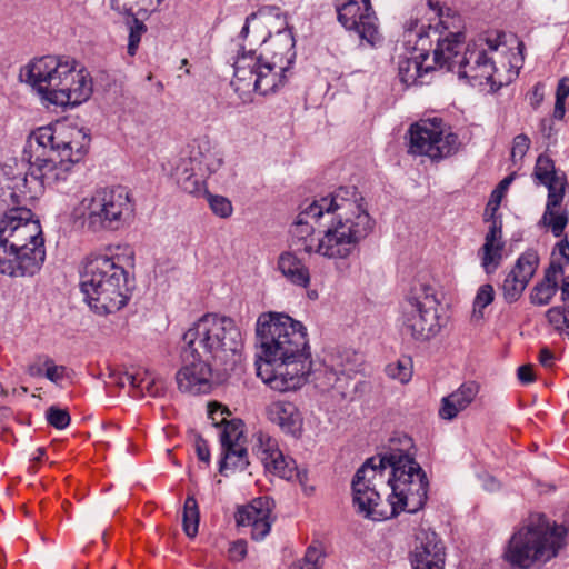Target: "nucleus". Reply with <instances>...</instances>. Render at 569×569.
I'll return each mask as SVG.
<instances>
[{
  "instance_id": "f257e3e1",
  "label": "nucleus",
  "mask_w": 569,
  "mask_h": 569,
  "mask_svg": "<svg viewBox=\"0 0 569 569\" xmlns=\"http://www.w3.org/2000/svg\"><path fill=\"white\" fill-rule=\"evenodd\" d=\"M373 227L365 199L355 186L339 187L316 197L300 206L290 227L289 250L279 254L277 269L288 282L307 289L311 282L310 270L297 252L346 260Z\"/></svg>"
},
{
  "instance_id": "f03ea898",
  "label": "nucleus",
  "mask_w": 569,
  "mask_h": 569,
  "mask_svg": "<svg viewBox=\"0 0 569 569\" xmlns=\"http://www.w3.org/2000/svg\"><path fill=\"white\" fill-rule=\"evenodd\" d=\"M359 468L352 480L353 503L358 512L375 521L396 517L401 511L420 510L428 493V479L410 452L411 438L399 439Z\"/></svg>"
},
{
  "instance_id": "7ed1b4c3",
  "label": "nucleus",
  "mask_w": 569,
  "mask_h": 569,
  "mask_svg": "<svg viewBox=\"0 0 569 569\" xmlns=\"http://www.w3.org/2000/svg\"><path fill=\"white\" fill-rule=\"evenodd\" d=\"M90 136L67 121H57L33 130L26 142L23 159L27 172L6 171L3 188L13 202L27 203L38 199L46 187L58 188L67 182L72 167L88 152Z\"/></svg>"
},
{
  "instance_id": "20e7f679",
  "label": "nucleus",
  "mask_w": 569,
  "mask_h": 569,
  "mask_svg": "<svg viewBox=\"0 0 569 569\" xmlns=\"http://www.w3.org/2000/svg\"><path fill=\"white\" fill-rule=\"evenodd\" d=\"M257 376L271 389L286 392L302 387L311 375L307 329L288 315L267 312L258 317Z\"/></svg>"
},
{
  "instance_id": "39448f33",
  "label": "nucleus",
  "mask_w": 569,
  "mask_h": 569,
  "mask_svg": "<svg viewBox=\"0 0 569 569\" xmlns=\"http://www.w3.org/2000/svg\"><path fill=\"white\" fill-rule=\"evenodd\" d=\"M295 43L292 31L283 29L264 39L258 52L241 47L231 81L236 92L240 97L252 92L266 96L284 86L296 59Z\"/></svg>"
},
{
  "instance_id": "423d86ee",
  "label": "nucleus",
  "mask_w": 569,
  "mask_h": 569,
  "mask_svg": "<svg viewBox=\"0 0 569 569\" xmlns=\"http://www.w3.org/2000/svg\"><path fill=\"white\" fill-rule=\"evenodd\" d=\"M19 79L43 103L60 108L76 107L92 94L93 82L86 68L66 56H42L30 60L19 71Z\"/></svg>"
},
{
  "instance_id": "0eeeda50",
  "label": "nucleus",
  "mask_w": 569,
  "mask_h": 569,
  "mask_svg": "<svg viewBox=\"0 0 569 569\" xmlns=\"http://www.w3.org/2000/svg\"><path fill=\"white\" fill-rule=\"evenodd\" d=\"M46 259L42 228L26 207L8 210L0 219V273L31 277Z\"/></svg>"
},
{
  "instance_id": "6e6552de",
  "label": "nucleus",
  "mask_w": 569,
  "mask_h": 569,
  "mask_svg": "<svg viewBox=\"0 0 569 569\" xmlns=\"http://www.w3.org/2000/svg\"><path fill=\"white\" fill-rule=\"evenodd\" d=\"M120 247L92 252L82 261L81 291L88 306L96 313L106 316L127 306L130 299V280Z\"/></svg>"
},
{
  "instance_id": "1a4fd4ad",
  "label": "nucleus",
  "mask_w": 569,
  "mask_h": 569,
  "mask_svg": "<svg viewBox=\"0 0 569 569\" xmlns=\"http://www.w3.org/2000/svg\"><path fill=\"white\" fill-rule=\"evenodd\" d=\"M183 346L212 361L223 371L232 369L241 359L243 337L236 321L217 313L198 319L183 335Z\"/></svg>"
},
{
  "instance_id": "9d476101",
  "label": "nucleus",
  "mask_w": 569,
  "mask_h": 569,
  "mask_svg": "<svg viewBox=\"0 0 569 569\" xmlns=\"http://www.w3.org/2000/svg\"><path fill=\"white\" fill-rule=\"evenodd\" d=\"M567 530L541 513H533L512 533L503 557L512 567L529 569L555 558Z\"/></svg>"
},
{
  "instance_id": "9b49d317",
  "label": "nucleus",
  "mask_w": 569,
  "mask_h": 569,
  "mask_svg": "<svg viewBox=\"0 0 569 569\" xmlns=\"http://www.w3.org/2000/svg\"><path fill=\"white\" fill-rule=\"evenodd\" d=\"M136 203L130 191L121 186L98 188L83 197L74 216L92 232L117 231L134 217Z\"/></svg>"
},
{
  "instance_id": "f8f14e48",
  "label": "nucleus",
  "mask_w": 569,
  "mask_h": 569,
  "mask_svg": "<svg viewBox=\"0 0 569 569\" xmlns=\"http://www.w3.org/2000/svg\"><path fill=\"white\" fill-rule=\"evenodd\" d=\"M416 18L419 20V27L423 23L422 19L428 22L425 24V33L429 34L430 46L436 41V47L432 50L433 69L445 68L456 72L467 47L465 46V34L460 31H447L449 26L443 19L445 12L439 1L428 0L427 3L418 4L410 19Z\"/></svg>"
},
{
  "instance_id": "ddd939ff",
  "label": "nucleus",
  "mask_w": 569,
  "mask_h": 569,
  "mask_svg": "<svg viewBox=\"0 0 569 569\" xmlns=\"http://www.w3.org/2000/svg\"><path fill=\"white\" fill-rule=\"evenodd\" d=\"M435 289L419 283L411 288L401 305L400 331L417 341L433 338L440 331Z\"/></svg>"
},
{
  "instance_id": "4468645a",
  "label": "nucleus",
  "mask_w": 569,
  "mask_h": 569,
  "mask_svg": "<svg viewBox=\"0 0 569 569\" xmlns=\"http://www.w3.org/2000/svg\"><path fill=\"white\" fill-rule=\"evenodd\" d=\"M409 138V153L426 156L432 161L451 157L460 148L458 134L438 117L421 119L411 124Z\"/></svg>"
},
{
  "instance_id": "2eb2a0df",
  "label": "nucleus",
  "mask_w": 569,
  "mask_h": 569,
  "mask_svg": "<svg viewBox=\"0 0 569 569\" xmlns=\"http://www.w3.org/2000/svg\"><path fill=\"white\" fill-rule=\"evenodd\" d=\"M337 19L350 32H355L360 46L377 48L383 41L379 20L371 0H335Z\"/></svg>"
},
{
  "instance_id": "dca6fc26",
  "label": "nucleus",
  "mask_w": 569,
  "mask_h": 569,
  "mask_svg": "<svg viewBox=\"0 0 569 569\" xmlns=\"http://www.w3.org/2000/svg\"><path fill=\"white\" fill-rule=\"evenodd\" d=\"M499 46L498 39L482 37L468 43L456 70L459 78L467 79L473 87L489 84L493 88L497 83L501 84L495 79L497 69L489 57V53L497 51Z\"/></svg>"
},
{
  "instance_id": "f3484780",
  "label": "nucleus",
  "mask_w": 569,
  "mask_h": 569,
  "mask_svg": "<svg viewBox=\"0 0 569 569\" xmlns=\"http://www.w3.org/2000/svg\"><path fill=\"white\" fill-rule=\"evenodd\" d=\"M405 36L408 42L416 40L415 50L418 54L411 58L399 60V78L406 86L425 84V76L433 70V66L427 63L429 60L430 41L429 34L425 33V23L419 27V20L410 19L405 24Z\"/></svg>"
},
{
  "instance_id": "a211bd4d",
  "label": "nucleus",
  "mask_w": 569,
  "mask_h": 569,
  "mask_svg": "<svg viewBox=\"0 0 569 569\" xmlns=\"http://www.w3.org/2000/svg\"><path fill=\"white\" fill-rule=\"evenodd\" d=\"M182 367L176 375L178 388L192 395L208 393L212 388V361L197 353L196 349L182 347Z\"/></svg>"
},
{
  "instance_id": "6ab92c4d",
  "label": "nucleus",
  "mask_w": 569,
  "mask_h": 569,
  "mask_svg": "<svg viewBox=\"0 0 569 569\" xmlns=\"http://www.w3.org/2000/svg\"><path fill=\"white\" fill-rule=\"evenodd\" d=\"M254 437L257 456L268 472L290 481L307 479V472L299 470L296 461L282 453L276 438L263 431H258Z\"/></svg>"
},
{
  "instance_id": "aec40b11",
  "label": "nucleus",
  "mask_w": 569,
  "mask_h": 569,
  "mask_svg": "<svg viewBox=\"0 0 569 569\" xmlns=\"http://www.w3.org/2000/svg\"><path fill=\"white\" fill-rule=\"evenodd\" d=\"M221 425L222 428L219 437L223 457L220 462V472L244 470L249 461L248 451L244 447L246 438L242 421L237 419L228 421L226 418H222Z\"/></svg>"
},
{
  "instance_id": "412c9836",
  "label": "nucleus",
  "mask_w": 569,
  "mask_h": 569,
  "mask_svg": "<svg viewBox=\"0 0 569 569\" xmlns=\"http://www.w3.org/2000/svg\"><path fill=\"white\" fill-rule=\"evenodd\" d=\"M539 264V256L535 250H527L519 256L511 271L502 282L503 298L508 303L516 302L522 296Z\"/></svg>"
},
{
  "instance_id": "4be33fe9",
  "label": "nucleus",
  "mask_w": 569,
  "mask_h": 569,
  "mask_svg": "<svg viewBox=\"0 0 569 569\" xmlns=\"http://www.w3.org/2000/svg\"><path fill=\"white\" fill-rule=\"evenodd\" d=\"M411 566L445 568L446 547L441 538L432 530L420 528L416 531L412 550L409 552Z\"/></svg>"
},
{
  "instance_id": "5701e85b",
  "label": "nucleus",
  "mask_w": 569,
  "mask_h": 569,
  "mask_svg": "<svg viewBox=\"0 0 569 569\" xmlns=\"http://www.w3.org/2000/svg\"><path fill=\"white\" fill-rule=\"evenodd\" d=\"M272 502L267 497L253 499L249 505L240 508L236 515L238 526L250 527L252 539H264L272 526Z\"/></svg>"
},
{
  "instance_id": "b1692460",
  "label": "nucleus",
  "mask_w": 569,
  "mask_h": 569,
  "mask_svg": "<svg viewBox=\"0 0 569 569\" xmlns=\"http://www.w3.org/2000/svg\"><path fill=\"white\" fill-rule=\"evenodd\" d=\"M505 242L502 240V221L493 218L485 237V243L478 251L481 266L487 274L493 273L502 261Z\"/></svg>"
},
{
  "instance_id": "393cba45",
  "label": "nucleus",
  "mask_w": 569,
  "mask_h": 569,
  "mask_svg": "<svg viewBox=\"0 0 569 569\" xmlns=\"http://www.w3.org/2000/svg\"><path fill=\"white\" fill-rule=\"evenodd\" d=\"M479 385L475 381L463 382L457 390L441 399L438 415L441 419L451 421L466 410L477 398Z\"/></svg>"
},
{
  "instance_id": "a878e982",
  "label": "nucleus",
  "mask_w": 569,
  "mask_h": 569,
  "mask_svg": "<svg viewBox=\"0 0 569 569\" xmlns=\"http://www.w3.org/2000/svg\"><path fill=\"white\" fill-rule=\"evenodd\" d=\"M267 417L288 435L298 437L302 430V418L295 403L290 401H273L267 409Z\"/></svg>"
},
{
  "instance_id": "bb28decb",
  "label": "nucleus",
  "mask_w": 569,
  "mask_h": 569,
  "mask_svg": "<svg viewBox=\"0 0 569 569\" xmlns=\"http://www.w3.org/2000/svg\"><path fill=\"white\" fill-rule=\"evenodd\" d=\"M533 176L540 183L548 188V193L565 192L566 178L558 174L552 159L547 154H540L536 161Z\"/></svg>"
},
{
  "instance_id": "cd10ccee",
  "label": "nucleus",
  "mask_w": 569,
  "mask_h": 569,
  "mask_svg": "<svg viewBox=\"0 0 569 569\" xmlns=\"http://www.w3.org/2000/svg\"><path fill=\"white\" fill-rule=\"evenodd\" d=\"M565 192L548 193L546 211L542 216V223L551 228L555 237H561L568 223V216L560 210Z\"/></svg>"
},
{
  "instance_id": "c85d7f7f",
  "label": "nucleus",
  "mask_w": 569,
  "mask_h": 569,
  "mask_svg": "<svg viewBox=\"0 0 569 569\" xmlns=\"http://www.w3.org/2000/svg\"><path fill=\"white\" fill-rule=\"evenodd\" d=\"M28 373L31 377H46L57 386H60L63 380L69 378L67 367L57 365L49 356H40L37 361L28 367Z\"/></svg>"
},
{
  "instance_id": "c756f323",
  "label": "nucleus",
  "mask_w": 569,
  "mask_h": 569,
  "mask_svg": "<svg viewBox=\"0 0 569 569\" xmlns=\"http://www.w3.org/2000/svg\"><path fill=\"white\" fill-rule=\"evenodd\" d=\"M328 376L327 387H332L339 379L340 376L351 377L357 372L356 365L351 361V355H335L329 359V363L325 365Z\"/></svg>"
},
{
  "instance_id": "7c9ffc66",
  "label": "nucleus",
  "mask_w": 569,
  "mask_h": 569,
  "mask_svg": "<svg viewBox=\"0 0 569 569\" xmlns=\"http://www.w3.org/2000/svg\"><path fill=\"white\" fill-rule=\"evenodd\" d=\"M162 0H111V8L119 13L143 14L158 9Z\"/></svg>"
},
{
  "instance_id": "2f4dec72",
  "label": "nucleus",
  "mask_w": 569,
  "mask_h": 569,
  "mask_svg": "<svg viewBox=\"0 0 569 569\" xmlns=\"http://www.w3.org/2000/svg\"><path fill=\"white\" fill-rule=\"evenodd\" d=\"M162 382L157 380L150 372L138 370V379L132 397L139 398L146 395L157 397L162 392Z\"/></svg>"
},
{
  "instance_id": "473e14b6",
  "label": "nucleus",
  "mask_w": 569,
  "mask_h": 569,
  "mask_svg": "<svg viewBox=\"0 0 569 569\" xmlns=\"http://www.w3.org/2000/svg\"><path fill=\"white\" fill-rule=\"evenodd\" d=\"M182 525L184 533L193 538L199 528V508L194 497H187L183 506Z\"/></svg>"
},
{
  "instance_id": "72a5a7b5",
  "label": "nucleus",
  "mask_w": 569,
  "mask_h": 569,
  "mask_svg": "<svg viewBox=\"0 0 569 569\" xmlns=\"http://www.w3.org/2000/svg\"><path fill=\"white\" fill-rule=\"evenodd\" d=\"M495 295V289L490 283L481 284L478 288L476 297L473 299V319L479 320L483 318V309L493 302Z\"/></svg>"
},
{
  "instance_id": "f704fd0d",
  "label": "nucleus",
  "mask_w": 569,
  "mask_h": 569,
  "mask_svg": "<svg viewBox=\"0 0 569 569\" xmlns=\"http://www.w3.org/2000/svg\"><path fill=\"white\" fill-rule=\"evenodd\" d=\"M386 373L389 378L407 383L412 377V361L410 358H401L387 365Z\"/></svg>"
},
{
  "instance_id": "c9c22d12",
  "label": "nucleus",
  "mask_w": 569,
  "mask_h": 569,
  "mask_svg": "<svg viewBox=\"0 0 569 569\" xmlns=\"http://www.w3.org/2000/svg\"><path fill=\"white\" fill-rule=\"evenodd\" d=\"M569 98V77H563L558 81L556 90V101L553 118L562 120L566 114V100Z\"/></svg>"
},
{
  "instance_id": "e433bc0d",
  "label": "nucleus",
  "mask_w": 569,
  "mask_h": 569,
  "mask_svg": "<svg viewBox=\"0 0 569 569\" xmlns=\"http://www.w3.org/2000/svg\"><path fill=\"white\" fill-rule=\"evenodd\" d=\"M513 180V176L510 174L502 179L500 183L496 187V189L491 192L489 202L486 208V214L490 212L491 219L496 218L495 213L499 209L501 200L507 192L509 186L511 184Z\"/></svg>"
},
{
  "instance_id": "4c0bfd02",
  "label": "nucleus",
  "mask_w": 569,
  "mask_h": 569,
  "mask_svg": "<svg viewBox=\"0 0 569 569\" xmlns=\"http://www.w3.org/2000/svg\"><path fill=\"white\" fill-rule=\"evenodd\" d=\"M146 31V24L138 18L133 17L129 24V37L127 47V51L130 57H133L137 53V50L141 41V37Z\"/></svg>"
},
{
  "instance_id": "58836bf2",
  "label": "nucleus",
  "mask_w": 569,
  "mask_h": 569,
  "mask_svg": "<svg viewBox=\"0 0 569 569\" xmlns=\"http://www.w3.org/2000/svg\"><path fill=\"white\" fill-rule=\"evenodd\" d=\"M178 182L181 186V188L190 194H193V196H201V194L207 196L208 194L206 183L202 179V174L199 176L198 173L192 172L190 174H187L183 178L180 177L178 179Z\"/></svg>"
},
{
  "instance_id": "ea45409f",
  "label": "nucleus",
  "mask_w": 569,
  "mask_h": 569,
  "mask_svg": "<svg viewBox=\"0 0 569 569\" xmlns=\"http://www.w3.org/2000/svg\"><path fill=\"white\" fill-rule=\"evenodd\" d=\"M557 291L558 287H552L540 281L533 287L530 293V301L532 305L546 306L551 301Z\"/></svg>"
},
{
  "instance_id": "a19ab883",
  "label": "nucleus",
  "mask_w": 569,
  "mask_h": 569,
  "mask_svg": "<svg viewBox=\"0 0 569 569\" xmlns=\"http://www.w3.org/2000/svg\"><path fill=\"white\" fill-rule=\"evenodd\" d=\"M46 418L50 426L59 430L66 429L71 421L68 410L57 406H51L47 409Z\"/></svg>"
},
{
  "instance_id": "79ce46f5",
  "label": "nucleus",
  "mask_w": 569,
  "mask_h": 569,
  "mask_svg": "<svg viewBox=\"0 0 569 569\" xmlns=\"http://www.w3.org/2000/svg\"><path fill=\"white\" fill-rule=\"evenodd\" d=\"M207 198L214 214L220 218H228L232 214V204L227 198L222 196H212L210 193L207 194Z\"/></svg>"
},
{
  "instance_id": "37998d69",
  "label": "nucleus",
  "mask_w": 569,
  "mask_h": 569,
  "mask_svg": "<svg viewBox=\"0 0 569 569\" xmlns=\"http://www.w3.org/2000/svg\"><path fill=\"white\" fill-rule=\"evenodd\" d=\"M530 147V139L521 133L513 138L512 148H511V159L512 161L521 160Z\"/></svg>"
},
{
  "instance_id": "c03bdc74",
  "label": "nucleus",
  "mask_w": 569,
  "mask_h": 569,
  "mask_svg": "<svg viewBox=\"0 0 569 569\" xmlns=\"http://www.w3.org/2000/svg\"><path fill=\"white\" fill-rule=\"evenodd\" d=\"M563 273V267L559 262L551 261L546 269L545 277L541 282L558 287V277Z\"/></svg>"
},
{
  "instance_id": "a18cd8bd",
  "label": "nucleus",
  "mask_w": 569,
  "mask_h": 569,
  "mask_svg": "<svg viewBox=\"0 0 569 569\" xmlns=\"http://www.w3.org/2000/svg\"><path fill=\"white\" fill-rule=\"evenodd\" d=\"M546 318L556 329H560L563 323L568 322L561 307H552L546 312Z\"/></svg>"
},
{
  "instance_id": "49530a36",
  "label": "nucleus",
  "mask_w": 569,
  "mask_h": 569,
  "mask_svg": "<svg viewBox=\"0 0 569 569\" xmlns=\"http://www.w3.org/2000/svg\"><path fill=\"white\" fill-rule=\"evenodd\" d=\"M321 559V551L318 548L310 546L305 555L306 569H319Z\"/></svg>"
},
{
  "instance_id": "de8ad7c7",
  "label": "nucleus",
  "mask_w": 569,
  "mask_h": 569,
  "mask_svg": "<svg viewBox=\"0 0 569 569\" xmlns=\"http://www.w3.org/2000/svg\"><path fill=\"white\" fill-rule=\"evenodd\" d=\"M247 555V542L244 540L234 541L229 548V557L234 561L242 560Z\"/></svg>"
},
{
  "instance_id": "09e8293b",
  "label": "nucleus",
  "mask_w": 569,
  "mask_h": 569,
  "mask_svg": "<svg viewBox=\"0 0 569 569\" xmlns=\"http://www.w3.org/2000/svg\"><path fill=\"white\" fill-rule=\"evenodd\" d=\"M194 448H196V452H197L199 460H201L203 462H209V460H210L209 446H208V442L202 437L197 436V438L194 440Z\"/></svg>"
},
{
  "instance_id": "8fccbe9b",
  "label": "nucleus",
  "mask_w": 569,
  "mask_h": 569,
  "mask_svg": "<svg viewBox=\"0 0 569 569\" xmlns=\"http://www.w3.org/2000/svg\"><path fill=\"white\" fill-rule=\"evenodd\" d=\"M517 377L522 385H529L536 380L533 367L531 365H522L517 370Z\"/></svg>"
},
{
  "instance_id": "3c124183",
  "label": "nucleus",
  "mask_w": 569,
  "mask_h": 569,
  "mask_svg": "<svg viewBox=\"0 0 569 569\" xmlns=\"http://www.w3.org/2000/svg\"><path fill=\"white\" fill-rule=\"evenodd\" d=\"M137 379H138V370L136 372H124L119 377L118 383L122 388L129 387L131 396H132L136 383H137Z\"/></svg>"
},
{
  "instance_id": "603ef678",
  "label": "nucleus",
  "mask_w": 569,
  "mask_h": 569,
  "mask_svg": "<svg viewBox=\"0 0 569 569\" xmlns=\"http://www.w3.org/2000/svg\"><path fill=\"white\" fill-rule=\"evenodd\" d=\"M555 355L547 347L542 348L539 352V362L545 368H551L555 365Z\"/></svg>"
},
{
  "instance_id": "864d4df0",
  "label": "nucleus",
  "mask_w": 569,
  "mask_h": 569,
  "mask_svg": "<svg viewBox=\"0 0 569 569\" xmlns=\"http://www.w3.org/2000/svg\"><path fill=\"white\" fill-rule=\"evenodd\" d=\"M224 415V410L221 408L220 405H210L209 406V417L212 419L216 427H219L218 418L219 416L222 418Z\"/></svg>"
},
{
  "instance_id": "5fc2aeb1",
  "label": "nucleus",
  "mask_w": 569,
  "mask_h": 569,
  "mask_svg": "<svg viewBox=\"0 0 569 569\" xmlns=\"http://www.w3.org/2000/svg\"><path fill=\"white\" fill-rule=\"evenodd\" d=\"M221 163H222L221 159H211L209 157H204L206 170L209 173L216 172L219 169V167L221 166Z\"/></svg>"
},
{
  "instance_id": "6e6d98bb",
  "label": "nucleus",
  "mask_w": 569,
  "mask_h": 569,
  "mask_svg": "<svg viewBox=\"0 0 569 569\" xmlns=\"http://www.w3.org/2000/svg\"><path fill=\"white\" fill-rule=\"evenodd\" d=\"M557 251L562 258L569 261V242L567 238L557 243Z\"/></svg>"
},
{
  "instance_id": "4d7b16f0",
  "label": "nucleus",
  "mask_w": 569,
  "mask_h": 569,
  "mask_svg": "<svg viewBox=\"0 0 569 569\" xmlns=\"http://www.w3.org/2000/svg\"><path fill=\"white\" fill-rule=\"evenodd\" d=\"M262 9L259 10L258 12H252L250 13L247 18H246V22L240 31V37L241 38H246L249 33V24L251 22V20L256 19V17L259 14V13H262Z\"/></svg>"
},
{
  "instance_id": "13d9d810",
  "label": "nucleus",
  "mask_w": 569,
  "mask_h": 569,
  "mask_svg": "<svg viewBox=\"0 0 569 569\" xmlns=\"http://www.w3.org/2000/svg\"><path fill=\"white\" fill-rule=\"evenodd\" d=\"M485 488L489 491H493V490H497L499 488V483L496 481L495 478L492 477H488L486 480H485V483H483Z\"/></svg>"
},
{
  "instance_id": "bf43d9fd",
  "label": "nucleus",
  "mask_w": 569,
  "mask_h": 569,
  "mask_svg": "<svg viewBox=\"0 0 569 569\" xmlns=\"http://www.w3.org/2000/svg\"><path fill=\"white\" fill-rule=\"evenodd\" d=\"M561 293L563 300H569V276L565 278L561 286Z\"/></svg>"
},
{
  "instance_id": "052dcab7",
  "label": "nucleus",
  "mask_w": 569,
  "mask_h": 569,
  "mask_svg": "<svg viewBox=\"0 0 569 569\" xmlns=\"http://www.w3.org/2000/svg\"><path fill=\"white\" fill-rule=\"evenodd\" d=\"M533 96L536 99V106H538L540 103V101L542 100V94L539 93L538 86L535 87Z\"/></svg>"
},
{
  "instance_id": "680f3d73",
  "label": "nucleus",
  "mask_w": 569,
  "mask_h": 569,
  "mask_svg": "<svg viewBox=\"0 0 569 569\" xmlns=\"http://www.w3.org/2000/svg\"><path fill=\"white\" fill-rule=\"evenodd\" d=\"M525 43L522 41H519L518 42V46H517V49H518V53L520 54L521 57V60H523V51H525Z\"/></svg>"
},
{
  "instance_id": "e2e57ef3",
  "label": "nucleus",
  "mask_w": 569,
  "mask_h": 569,
  "mask_svg": "<svg viewBox=\"0 0 569 569\" xmlns=\"http://www.w3.org/2000/svg\"><path fill=\"white\" fill-rule=\"evenodd\" d=\"M307 296H308V298H309V299H311V300H316V299H318V292H317V290H308V291H307Z\"/></svg>"
},
{
  "instance_id": "0e129e2a",
  "label": "nucleus",
  "mask_w": 569,
  "mask_h": 569,
  "mask_svg": "<svg viewBox=\"0 0 569 569\" xmlns=\"http://www.w3.org/2000/svg\"><path fill=\"white\" fill-rule=\"evenodd\" d=\"M411 569H445V568H441V567H438L437 565L435 567H427V566H411Z\"/></svg>"
},
{
  "instance_id": "69168bd1",
  "label": "nucleus",
  "mask_w": 569,
  "mask_h": 569,
  "mask_svg": "<svg viewBox=\"0 0 569 569\" xmlns=\"http://www.w3.org/2000/svg\"><path fill=\"white\" fill-rule=\"evenodd\" d=\"M450 16V9H447V17Z\"/></svg>"
},
{
  "instance_id": "338daca9",
  "label": "nucleus",
  "mask_w": 569,
  "mask_h": 569,
  "mask_svg": "<svg viewBox=\"0 0 569 569\" xmlns=\"http://www.w3.org/2000/svg\"><path fill=\"white\" fill-rule=\"evenodd\" d=\"M133 257V253L130 252V254L128 256V259L132 258Z\"/></svg>"
}]
</instances>
